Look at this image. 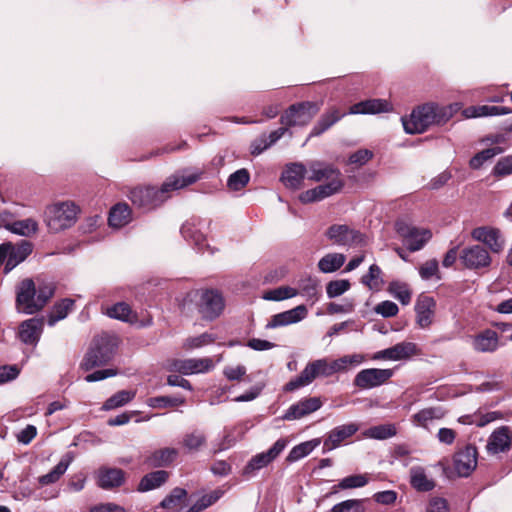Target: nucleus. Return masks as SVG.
<instances>
[{"instance_id":"nucleus-1","label":"nucleus","mask_w":512,"mask_h":512,"mask_svg":"<svg viewBox=\"0 0 512 512\" xmlns=\"http://www.w3.org/2000/svg\"><path fill=\"white\" fill-rule=\"evenodd\" d=\"M201 175V171L188 175L174 174L166 179L160 189L155 187L133 188L130 191L129 198L134 205L150 210L162 204L168 198L170 191L179 190L195 183L200 179Z\"/></svg>"},{"instance_id":"nucleus-2","label":"nucleus","mask_w":512,"mask_h":512,"mask_svg":"<svg viewBox=\"0 0 512 512\" xmlns=\"http://www.w3.org/2000/svg\"><path fill=\"white\" fill-rule=\"evenodd\" d=\"M453 106H440L426 103L414 109L409 118H402L403 127L408 134H420L432 125H443L453 116Z\"/></svg>"},{"instance_id":"nucleus-3","label":"nucleus","mask_w":512,"mask_h":512,"mask_svg":"<svg viewBox=\"0 0 512 512\" xmlns=\"http://www.w3.org/2000/svg\"><path fill=\"white\" fill-rule=\"evenodd\" d=\"M117 345L118 340L114 335L104 333L96 336L84 356L81 368L90 371L95 367L105 365L112 359Z\"/></svg>"},{"instance_id":"nucleus-4","label":"nucleus","mask_w":512,"mask_h":512,"mask_svg":"<svg viewBox=\"0 0 512 512\" xmlns=\"http://www.w3.org/2000/svg\"><path fill=\"white\" fill-rule=\"evenodd\" d=\"M78 206L72 201L56 202L46 207L44 221L52 233L73 226L77 220Z\"/></svg>"},{"instance_id":"nucleus-5","label":"nucleus","mask_w":512,"mask_h":512,"mask_svg":"<svg viewBox=\"0 0 512 512\" xmlns=\"http://www.w3.org/2000/svg\"><path fill=\"white\" fill-rule=\"evenodd\" d=\"M332 375L334 374L331 360L328 358L317 359L309 362L297 377L287 382L284 391L292 392L311 384L318 377L326 378Z\"/></svg>"},{"instance_id":"nucleus-6","label":"nucleus","mask_w":512,"mask_h":512,"mask_svg":"<svg viewBox=\"0 0 512 512\" xmlns=\"http://www.w3.org/2000/svg\"><path fill=\"white\" fill-rule=\"evenodd\" d=\"M395 229L411 252L421 250L432 237L429 229L416 227L405 220H397Z\"/></svg>"},{"instance_id":"nucleus-7","label":"nucleus","mask_w":512,"mask_h":512,"mask_svg":"<svg viewBox=\"0 0 512 512\" xmlns=\"http://www.w3.org/2000/svg\"><path fill=\"white\" fill-rule=\"evenodd\" d=\"M319 111L316 103L305 101L291 105L281 116L280 122L284 126H305Z\"/></svg>"},{"instance_id":"nucleus-8","label":"nucleus","mask_w":512,"mask_h":512,"mask_svg":"<svg viewBox=\"0 0 512 512\" xmlns=\"http://www.w3.org/2000/svg\"><path fill=\"white\" fill-rule=\"evenodd\" d=\"M286 446V439H278L268 451L256 454L248 461L243 469V475L246 477L254 476L257 471L272 463L283 452Z\"/></svg>"},{"instance_id":"nucleus-9","label":"nucleus","mask_w":512,"mask_h":512,"mask_svg":"<svg viewBox=\"0 0 512 512\" xmlns=\"http://www.w3.org/2000/svg\"><path fill=\"white\" fill-rule=\"evenodd\" d=\"M16 306L25 314H34L40 311L37 302L36 285L30 278L22 280L16 290Z\"/></svg>"},{"instance_id":"nucleus-10","label":"nucleus","mask_w":512,"mask_h":512,"mask_svg":"<svg viewBox=\"0 0 512 512\" xmlns=\"http://www.w3.org/2000/svg\"><path fill=\"white\" fill-rule=\"evenodd\" d=\"M393 374L392 369L367 368L356 374L353 384L359 389L368 390L385 384Z\"/></svg>"},{"instance_id":"nucleus-11","label":"nucleus","mask_w":512,"mask_h":512,"mask_svg":"<svg viewBox=\"0 0 512 512\" xmlns=\"http://www.w3.org/2000/svg\"><path fill=\"white\" fill-rule=\"evenodd\" d=\"M459 258L462 264L471 270L488 268L492 261L488 250L479 244L465 247L461 251Z\"/></svg>"},{"instance_id":"nucleus-12","label":"nucleus","mask_w":512,"mask_h":512,"mask_svg":"<svg viewBox=\"0 0 512 512\" xmlns=\"http://www.w3.org/2000/svg\"><path fill=\"white\" fill-rule=\"evenodd\" d=\"M478 452L474 445L468 444L457 450L453 457V464L460 477L469 476L477 467Z\"/></svg>"},{"instance_id":"nucleus-13","label":"nucleus","mask_w":512,"mask_h":512,"mask_svg":"<svg viewBox=\"0 0 512 512\" xmlns=\"http://www.w3.org/2000/svg\"><path fill=\"white\" fill-rule=\"evenodd\" d=\"M471 236L474 240L484 243L494 253H500L505 246L504 237L501 231L493 227H477L472 230Z\"/></svg>"},{"instance_id":"nucleus-14","label":"nucleus","mask_w":512,"mask_h":512,"mask_svg":"<svg viewBox=\"0 0 512 512\" xmlns=\"http://www.w3.org/2000/svg\"><path fill=\"white\" fill-rule=\"evenodd\" d=\"M223 308V298L217 291L206 290L202 293L199 303V311L203 318L213 320L221 314Z\"/></svg>"},{"instance_id":"nucleus-15","label":"nucleus","mask_w":512,"mask_h":512,"mask_svg":"<svg viewBox=\"0 0 512 512\" xmlns=\"http://www.w3.org/2000/svg\"><path fill=\"white\" fill-rule=\"evenodd\" d=\"M327 237L340 246H351L362 242V234L350 229L347 225H332L326 233Z\"/></svg>"},{"instance_id":"nucleus-16","label":"nucleus","mask_w":512,"mask_h":512,"mask_svg":"<svg viewBox=\"0 0 512 512\" xmlns=\"http://www.w3.org/2000/svg\"><path fill=\"white\" fill-rule=\"evenodd\" d=\"M321 406L322 401L319 397L304 398L291 405L282 416V419L287 421L300 419L317 411Z\"/></svg>"},{"instance_id":"nucleus-17","label":"nucleus","mask_w":512,"mask_h":512,"mask_svg":"<svg viewBox=\"0 0 512 512\" xmlns=\"http://www.w3.org/2000/svg\"><path fill=\"white\" fill-rule=\"evenodd\" d=\"M416 353V345L412 342H401L387 349L376 352L373 360H393L398 361L406 359Z\"/></svg>"},{"instance_id":"nucleus-18","label":"nucleus","mask_w":512,"mask_h":512,"mask_svg":"<svg viewBox=\"0 0 512 512\" xmlns=\"http://www.w3.org/2000/svg\"><path fill=\"white\" fill-rule=\"evenodd\" d=\"M307 316V308L305 305H298L293 309L275 314L267 323V329H273L281 326H286L298 323Z\"/></svg>"},{"instance_id":"nucleus-19","label":"nucleus","mask_w":512,"mask_h":512,"mask_svg":"<svg viewBox=\"0 0 512 512\" xmlns=\"http://www.w3.org/2000/svg\"><path fill=\"white\" fill-rule=\"evenodd\" d=\"M32 251L33 244L27 240H22L16 245L10 242L9 255L5 263L4 273H9L17 265L25 261Z\"/></svg>"},{"instance_id":"nucleus-20","label":"nucleus","mask_w":512,"mask_h":512,"mask_svg":"<svg viewBox=\"0 0 512 512\" xmlns=\"http://www.w3.org/2000/svg\"><path fill=\"white\" fill-rule=\"evenodd\" d=\"M435 301L428 295L421 294L415 305L417 323L421 328H426L432 323Z\"/></svg>"},{"instance_id":"nucleus-21","label":"nucleus","mask_w":512,"mask_h":512,"mask_svg":"<svg viewBox=\"0 0 512 512\" xmlns=\"http://www.w3.org/2000/svg\"><path fill=\"white\" fill-rule=\"evenodd\" d=\"M311 175L309 179L315 182L327 181L333 182L343 180L340 170L332 165H324L320 162L310 164Z\"/></svg>"},{"instance_id":"nucleus-22","label":"nucleus","mask_w":512,"mask_h":512,"mask_svg":"<svg viewBox=\"0 0 512 512\" xmlns=\"http://www.w3.org/2000/svg\"><path fill=\"white\" fill-rule=\"evenodd\" d=\"M305 174L306 167L302 163H292L282 172L281 181L285 187L296 190L301 187Z\"/></svg>"},{"instance_id":"nucleus-23","label":"nucleus","mask_w":512,"mask_h":512,"mask_svg":"<svg viewBox=\"0 0 512 512\" xmlns=\"http://www.w3.org/2000/svg\"><path fill=\"white\" fill-rule=\"evenodd\" d=\"M391 110V105L387 100L383 99H368L358 102L350 107V114H377L388 112Z\"/></svg>"},{"instance_id":"nucleus-24","label":"nucleus","mask_w":512,"mask_h":512,"mask_svg":"<svg viewBox=\"0 0 512 512\" xmlns=\"http://www.w3.org/2000/svg\"><path fill=\"white\" fill-rule=\"evenodd\" d=\"M498 344V334L491 329H486L475 335L472 341L474 350L481 353L494 352L498 348Z\"/></svg>"},{"instance_id":"nucleus-25","label":"nucleus","mask_w":512,"mask_h":512,"mask_svg":"<svg viewBox=\"0 0 512 512\" xmlns=\"http://www.w3.org/2000/svg\"><path fill=\"white\" fill-rule=\"evenodd\" d=\"M358 431V426L354 423L341 425L334 428L324 440V448L332 450L338 447L346 438L354 435Z\"/></svg>"},{"instance_id":"nucleus-26","label":"nucleus","mask_w":512,"mask_h":512,"mask_svg":"<svg viewBox=\"0 0 512 512\" xmlns=\"http://www.w3.org/2000/svg\"><path fill=\"white\" fill-rule=\"evenodd\" d=\"M345 115L346 113L341 112L338 108L331 107L325 113H323L319 120L316 122V124L311 130L310 137H315L323 134Z\"/></svg>"},{"instance_id":"nucleus-27","label":"nucleus","mask_w":512,"mask_h":512,"mask_svg":"<svg viewBox=\"0 0 512 512\" xmlns=\"http://www.w3.org/2000/svg\"><path fill=\"white\" fill-rule=\"evenodd\" d=\"M511 444V435L507 427H501L495 430L489 437L487 450L489 453L497 454L509 450Z\"/></svg>"},{"instance_id":"nucleus-28","label":"nucleus","mask_w":512,"mask_h":512,"mask_svg":"<svg viewBox=\"0 0 512 512\" xmlns=\"http://www.w3.org/2000/svg\"><path fill=\"white\" fill-rule=\"evenodd\" d=\"M410 484L419 492H428L434 489L435 482L430 479L422 466H413L410 471Z\"/></svg>"},{"instance_id":"nucleus-29","label":"nucleus","mask_w":512,"mask_h":512,"mask_svg":"<svg viewBox=\"0 0 512 512\" xmlns=\"http://www.w3.org/2000/svg\"><path fill=\"white\" fill-rule=\"evenodd\" d=\"M178 455L175 448H162L152 452L145 460V463L154 468L170 465Z\"/></svg>"},{"instance_id":"nucleus-30","label":"nucleus","mask_w":512,"mask_h":512,"mask_svg":"<svg viewBox=\"0 0 512 512\" xmlns=\"http://www.w3.org/2000/svg\"><path fill=\"white\" fill-rule=\"evenodd\" d=\"M42 322L38 319L32 318L24 321L20 326L19 336L21 341L25 344L34 345L38 342Z\"/></svg>"},{"instance_id":"nucleus-31","label":"nucleus","mask_w":512,"mask_h":512,"mask_svg":"<svg viewBox=\"0 0 512 512\" xmlns=\"http://www.w3.org/2000/svg\"><path fill=\"white\" fill-rule=\"evenodd\" d=\"M169 478V473L165 470H157L150 472L142 477L138 485V491L147 492L159 488Z\"/></svg>"},{"instance_id":"nucleus-32","label":"nucleus","mask_w":512,"mask_h":512,"mask_svg":"<svg viewBox=\"0 0 512 512\" xmlns=\"http://www.w3.org/2000/svg\"><path fill=\"white\" fill-rule=\"evenodd\" d=\"M506 107L502 106H470L463 111V114L466 118H477V117H485V116H496V115H505L510 113Z\"/></svg>"},{"instance_id":"nucleus-33","label":"nucleus","mask_w":512,"mask_h":512,"mask_svg":"<svg viewBox=\"0 0 512 512\" xmlns=\"http://www.w3.org/2000/svg\"><path fill=\"white\" fill-rule=\"evenodd\" d=\"M131 220V210L125 203H118L111 208L109 213V225L120 228L128 224Z\"/></svg>"},{"instance_id":"nucleus-34","label":"nucleus","mask_w":512,"mask_h":512,"mask_svg":"<svg viewBox=\"0 0 512 512\" xmlns=\"http://www.w3.org/2000/svg\"><path fill=\"white\" fill-rule=\"evenodd\" d=\"M124 481V472L121 469L110 468L99 473L98 484L103 489L120 486Z\"/></svg>"},{"instance_id":"nucleus-35","label":"nucleus","mask_w":512,"mask_h":512,"mask_svg":"<svg viewBox=\"0 0 512 512\" xmlns=\"http://www.w3.org/2000/svg\"><path fill=\"white\" fill-rule=\"evenodd\" d=\"M71 461L72 458L69 456V454H66L49 473L39 477V484L45 486L57 482L60 477L67 471Z\"/></svg>"},{"instance_id":"nucleus-36","label":"nucleus","mask_w":512,"mask_h":512,"mask_svg":"<svg viewBox=\"0 0 512 512\" xmlns=\"http://www.w3.org/2000/svg\"><path fill=\"white\" fill-rule=\"evenodd\" d=\"M444 417V412L439 407H429L420 410L412 416V422L416 426L427 428L428 424L436 419Z\"/></svg>"},{"instance_id":"nucleus-37","label":"nucleus","mask_w":512,"mask_h":512,"mask_svg":"<svg viewBox=\"0 0 512 512\" xmlns=\"http://www.w3.org/2000/svg\"><path fill=\"white\" fill-rule=\"evenodd\" d=\"M346 257L341 253H328L318 262V268L322 273H333L345 263Z\"/></svg>"},{"instance_id":"nucleus-38","label":"nucleus","mask_w":512,"mask_h":512,"mask_svg":"<svg viewBox=\"0 0 512 512\" xmlns=\"http://www.w3.org/2000/svg\"><path fill=\"white\" fill-rule=\"evenodd\" d=\"M364 359V356L361 354H352L331 360L333 374L347 372L351 367L360 365Z\"/></svg>"},{"instance_id":"nucleus-39","label":"nucleus","mask_w":512,"mask_h":512,"mask_svg":"<svg viewBox=\"0 0 512 512\" xmlns=\"http://www.w3.org/2000/svg\"><path fill=\"white\" fill-rule=\"evenodd\" d=\"M6 228L14 234L29 237L38 231V223L32 218H27L7 224Z\"/></svg>"},{"instance_id":"nucleus-40","label":"nucleus","mask_w":512,"mask_h":512,"mask_svg":"<svg viewBox=\"0 0 512 512\" xmlns=\"http://www.w3.org/2000/svg\"><path fill=\"white\" fill-rule=\"evenodd\" d=\"M207 443V437L201 430L186 433L182 439V445L188 452L200 450Z\"/></svg>"},{"instance_id":"nucleus-41","label":"nucleus","mask_w":512,"mask_h":512,"mask_svg":"<svg viewBox=\"0 0 512 512\" xmlns=\"http://www.w3.org/2000/svg\"><path fill=\"white\" fill-rule=\"evenodd\" d=\"M298 294L306 298L307 301H311L313 304L318 299L319 284L314 278L307 277L299 281Z\"/></svg>"},{"instance_id":"nucleus-42","label":"nucleus","mask_w":512,"mask_h":512,"mask_svg":"<svg viewBox=\"0 0 512 512\" xmlns=\"http://www.w3.org/2000/svg\"><path fill=\"white\" fill-rule=\"evenodd\" d=\"M136 391L121 390L109 397L103 404L104 410H113L124 406L134 399Z\"/></svg>"},{"instance_id":"nucleus-43","label":"nucleus","mask_w":512,"mask_h":512,"mask_svg":"<svg viewBox=\"0 0 512 512\" xmlns=\"http://www.w3.org/2000/svg\"><path fill=\"white\" fill-rule=\"evenodd\" d=\"M74 304V300L69 298L63 299L59 303H56L48 319L49 325L52 326L57 321L64 319L73 309Z\"/></svg>"},{"instance_id":"nucleus-44","label":"nucleus","mask_w":512,"mask_h":512,"mask_svg":"<svg viewBox=\"0 0 512 512\" xmlns=\"http://www.w3.org/2000/svg\"><path fill=\"white\" fill-rule=\"evenodd\" d=\"M397 433L396 427L393 424H382L370 427L363 434L365 437L384 440L395 436Z\"/></svg>"},{"instance_id":"nucleus-45","label":"nucleus","mask_w":512,"mask_h":512,"mask_svg":"<svg viewBox=\"0 0 512 512\" xmlns=\"http://www.w3.org/2000/svg\"><path fill=\"white\" fill-rule=\"evenodd\" d=\"M187 491L183 488H174L169 495H167L160 503V506L164 509H174L181 505L186 499Z\"/></svg>"},{"instance_id":"nucleus-46","label":"nucleus","mask_w":512,"mask_h":512,"mask_svg":"<svg viewBox=\"0 0 512 512\" xmlns=\"http://www.w3.org/2000/svg\"><path fill=\"white\" fill-rule=\"evenodd\" d=\"M107 315L124 322H132V309L125 302H119L107 309Z\"/></svg>"},{"instance_id":"nucleus-47","label":"nucleus","mask_w":512,"mask_h":512,"mask_svg":"<svg viewBox=\"0 0 512 512\" xmlns=\"http://www.w3.org/2000/svg\"><path fill=\"white\" fill-rule=\"evenodd\" d=\"M183 397L156 396L147 400V405L151 408H167L184 404Z\"/></svg>"},{"instance_id":"nucleus-48","label":"nucleus","mask_w":512,"mask_h":512,"mask_svg":"<svg viewBox=\"0 0 512 512\" xmlns=\"http://www.w3.org/2000/svg\"><path fill=\"white\" fill-rule=\"evenodd\" d=\"M298 295V290L289 286H281L267 291L263 298L270 301H281Z\"/></svg>"},{"instance_id":"nucleus-49","label":"nucleus","mask_w":512,"mask_h":512,"mask_svg":"<svg viewBox=\"0 0 512 512\" xmlns=\"http://www.w3.org/2000/svg\"><path fill=\"white\" fill-rule=\"evenodd\" d=\"M250 180V174L247 169H239L232 173L227 181L230 190L239 191L244 188Z\"/></svg>"},{"instance_id":"nucleus-50","label":"nucleus","mask_w":512,"mask_h":512,"mask_svg":"<svg viewBox=\"0 0 512 512\" xmlns=\"http://www.w3.org/2000/svg\"><path fill=\"white\" fill-rule=\"evenodd\" d=\"M181 233L187 240L192 241L200 250L204 247L205 237L191 222H186L181 227Z\"/></svg>"},{"instance_id":"nucleus-51","label":"nucleus","mask_w":512,"mask_h":512,"mask_svg":"<svg viewBox=\"0 0 512 512\" xmlns=\"http://www.w3.org/2000/svg\"><path fill=\"white\" fill-rule=\"evenodd\" d=\"M502 153V149L500 147H491L484 149L477 153L470 160V167L473 169H479L485 161L495 157L496 155Z\"/></svg>"},{"instance_id":"nucleus-52","label":"nucleus","mask_w":512,"mask_h":512,"mask_svg":"<svg viewBox=\"0 0 512 512\" xmlns=\"http://www.w3.org/2000/svg\"><path fill=\"white\" fill-rule=\"evenodd\" d=\"M381 269L378 265L373 264L369 267L367 274L361 278V283L369 287V289H378L382 284Z\"/></svg>"},{"instance_id":"nucleus-53","label":"nucleus","mask_w":512,"mask_h":512,"mask_svg":"<svg viewBox=\"0 0 512 512\" xmlns=\"http://www.w3.org/2000/svg\"><path fill=\"white\" fill-rule=\"evenodd\" d=\"M316 443L313 444L312 441L303 442L299 445H296L289 452L286 460L290 463L300 460L301 458L309 455L313 449L316 447Z\"/></svg>"},{"instance_id":"nucleus-54","label":"nucleus","mask_w":512,"mask_h":512,"mask_svg":"<svg viewBox=\"0 0 512 512\" xmlns=\"http://www.w3.org/2000/svg\"><path fill=\"white\" fill-rule=\"evenodd\" d=\"M344 186V180H336L333 182H327L325 184L316 187L318 198L321 200L332 196L341 191Z\"/></svg>"},{"instance_id":"nucleus-55","label":"nucleus","mask_w":512,"mask_h":512,"mask_svg":"<svg viewBox=\"0 0 512 512\" xmlns=\"http://www.w3.org/2000/svg\"><path fill=\"white\" fill-rule=\"evenodd\" d=\"M55 287L52 283L43 282L36 287L37 302L41 310L54 295Z\"/></svg>"},{"instance_id":"nucleus-56","label":"nucleus","mask_w":512,"mask_h":512,"mask_svg":"<svg viewBox=\"0 0 512 512\" xmlns=\"http://www.w3.org/2000/svg\"><path fill=\"white\" fill-rule=\"evenodd\" d=\"M330 512H365L363 501L350 499L334 505Z\"/></svg>"},{"instance_id":"nucleus-57","label":"nucleus","mask_w":512,"mask_h":512,"mask_svg":"<svg viewBox=\"0 0 512 512\" xmlns=\"http://www.w3.org/2000/svg\"><path fill=\"white\" fill-rule=\"evenodd\" d=\"M350 282L346 279L330 281L326 286V293L329 298H335L350 289Z\"/></svg>"},{"instance_id":"nucleus-58","label":"nucleus","mask_w":512,"mask_h":512,"mask_svg":"<svg viewBox=\"0 0 512 512\" xmlns=\"http://www.w3.org/2000/svg\"><path fill=\"white\" fill-rule=\"evenodd\" d=\"M389 291L393 296L399 300L403 305H407L411 301V291L405 284L392 282L389 286Z\"/></svg>"},{"instance_id":"nucleus-59","label":"nucleus","mask_w":512,"mask_h":512,"mask_svg":"<svg viewBox=\"0 0 512 512\" xmlns=\"http://www.w3.org/2000/svg\"><path fill=\"white\" fill-rule=\"evenodd\" d=\"M221 496L222 491L220 490H215L208 495H204L192 507H190L188 512H200L215 503Z\"/></svg>"},{"instance_id":"nucleus-60","label":"nucleus","mask_w":512,"mask_h":512,"mask_svg":"<svg viewBox=\"0 0 512 512\" xmlns=\"http://www.w3.org/2000/svg\"><path fill=\"white\" fill-rule=\"evenodd\" d=\"M368 483V479L365 475H350L345 478H343L339 484L338 487L341 489H352V488H359L363 487Z\"/></svg>"},{"instance_id":"nucleus-61","label":"nucleus","mask_w":512,"mask_h":512,"mask_svg":"<svg viewBox=\"0 0 512 512\" xmlns=\"http://www.w3.org/2000/svg\"><path fill=\"white\" fill-rule=\"evenodd\" d=\"M438 261L431 259L424 262L419 268V274L423 280H429L434 276L438 277Z\"/></svg>"},{"instance_id":"nucleus-62","label":"nucleus","mask_w":512,"mask_h":512,"mask_svg":"<svg viewBox=\"0 0 512 512\" xmlns=\"http://www.w3.org/2000/svg\"><path fill=\"white\" fill-rule=\"evenodd\" d=\"M191 363V359H175L169 363L168 370L179 372L184 375H190L193 374Z\"/></svg>"},{"instance_id":"nucleus-63","label":"nucleus","mask_w":512,"mask_h":512,"mask_svg":"<svg viewBox=\"0 0 512 512\" xmlns=\"http://www.w3.org/2000/svg\"><path fill=\"white\" fill-rule=\"evenodd\" d=\"M398 311V306L392 301H383L375 307V312L386 318L397 315Z\"/></svg>"},{"instance_id":"nucleus-64","label":"nucleus","mask_w":512,"mask_h":512,"mask_svg":"<svg viewBox=\"0 0 512 512\" xmlns=\"http://www.w3.org/2000/svg\"><path fill=\"white\" fill-rule=\"evenodd\" d=\"M494 172L497 175H508L512 173V156L505 157L498 161L494 167Z\"/></svg>"}]
</instances>
